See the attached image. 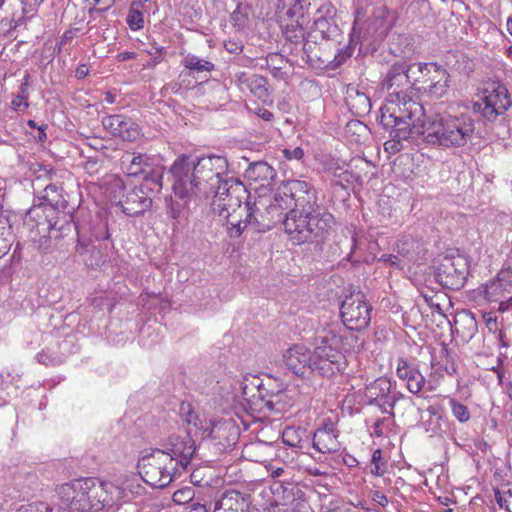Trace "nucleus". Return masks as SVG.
<instances>
[{
    "label": "nucleus",
    "mask_w": 512,
    "mask_h": 512,
    "mask_svg": "<svg viewBox=\"0 0 512 512\" xmlns=\"http://www.w3.org/2000/svg\"><path fill=\"white\" fill-rule=\"evenodd\" d=\"M120 161L127 176L141 177L142 183L152 184L154 189H162L165 169L158 158L146 153L125 152Z\"/></svg>",
    "instance_id": "13"
},
{
    "label": "nucleus",
    "mask_w": 512,
    "mask_h": 512,
    "mask_svg": "<svg viewBox=\"0 0 512 512\" xmlns=\"http://www.w3.org/2000/svg\"><path fill=\"white\" fill-rule=\"evenodd\" d=\"M484 295L490 302H499L503 305L508 301L512 304V268L501 269L496 277L484 286Z\"/></svg>",
    "instance_id": "22"
},
{
    "label": "nucleus",
    "mask_w": 512,
    "mask_h": 512,
    "mask_svg": "<svg viewBox=\"0 0 512 512\" xmlns=\"http://www.w3.org/2000/svg\"><path fill=\"white\" fill-rule=\"evenodd\" d=\"M339 435H331L324 432H314L312 438V447L321 454H330L339 451L340 442Z\"/></svg>",
    "instance_id": "39"
},
{
    "label": "nucleus",
    "mask_w": 512,
    "mask_h": 512,
    "mask_svg": "<svg viewBox=\"0 0 512 512\" xmlns=\"http://www.w3.org/2000/svg\"><path fill=\"white\" fill-rule=\"evenodd\" d=\"M346 102L350 110L358 116H364L371 111L372 104L370 98L358 88L348 89Z\"/></svg>",
    "instance_id": "38"
},
{
    "label": "nucleus",
    "mask_w": 512,
    "mask_h": 512,
    "mask_svg": "<svg viewBox=\"0 0 512 512\" xmlns=\"http://www.w3.org/2000/svg\"><path fill=\"white\" fill-rule=\"evenodd\" d=\"M511 104L512 101L506 86L499 81H492L486 84L481 101L475 102L473 109L491 122L503 115Z\"/></svg>",
    "instance_id": "15"
},
{
    "label": "nucleus",
    "mask_w": 512,
    "mask_h": 512,
    "mask_svg": "<svg viewBox=\"0 0 512 512\" xmlns=\"http://www.w3.org/2000/svg\"><path fill=\"white\" fill-rule=\"evenodd\" d=\"M288 60L279 53H270L265 58L267 68L286 67Z\"/></svg>",
    "instance_id": "54"
},
{
    "label": "nucleus",
    "mask_w": 512,
    "mask_h": 512,
    "mask_svg": "<svg viewBox=\"0 0 512 512\" xmlns=\"http://www.w3.org/2000/svg\"><path fill=\"white\" fill-rule=\"evenodd\" d=\"M146 52L151 56L147 63V67L154 68L163 61V54L166 53V49L165 47H154Z\"/></svg>",
    "instance_id": "55"
},
{
    "label": "nucleus",
    "mask_w": 512,
    "mask_h": 512,
    "mask_svg": "<svg viewBox=\"0 0 512 512\" xmlns=\"http://www.w3.org/2000/svg\"><path fill=\"white\" fill-rule=\"evenodd\" d=\"M214 508L224 512H247L248 502L246 497L239 491L229 490L215 503Z\"/></svg>",
    "instance_id": "37"
},
{
    "label": "nucleus",
    "mask_w": 512,
    "mask_h": 512,
    "mask_svg": "<svg viewBox=\"0 0 512 512\" xmlns=\"http://www.w3.org/2000/svg\"><path fill=\"white\" fill-rule=\"evenodd\" d=\"M245 176L250 181L259 183L260 186H270L276 177L275 169L265 161L250 163L245 170Z\"/></svg>",
    "instance_id": "36"
},
{
    "label": "nucleus",
    "mask_w": 512,
    "mask_h": 512,
    "mask_svg": "<svg viewBox=\"0 0 512 512\" xmlns=\"http://www.w3.org/2000/svg\"><path fill=\"white\" fill-rule=\"evenodd\" d=\"M340 339L331 331H317L314 340V350L311 352L312 372L319 376L330 378L343 373L347 367L344 353L338 349Z\"/></svg>",
    "instance_id": "8"
},
{
    "label": "nucleus",
    "mask_w": 512,
    "mask_h": 512,
    "mask_svg": "<svg viewBox=\"0 0 512 512\" xmlns=\"http://www.w3.org/2000/svg\"><path fill=\"white\" fill-rule=\"evenodd\" d=\"M203 439L217 441L223 447L230 446L237 438V428L231 421H209L199 427Z\"/></svg>",
    "instance_id": "27"
},
{
    "label": "nucleus",
    "mask_w": 512,
    "mask_h": 512,
    "mask_svg": "<svg viewBox=\"0 0 512 512\" xmlns=\"http://www.w3.org/2000/svg\"><path fill=\"white\" fill-rule=\"evenodd\" d=\"M309 7L308 0H277L275 14L280 24L305 23Z\"/></svg>",
    "instance_id": "28"
},
{
    "label": "nucleus",
    "mask_w": 512,
    "mask_h": 512,
    "mask_svg": "<svg viewBox=\"0 0 512 512\" xmlns=\"http://www.w3.org/2000/svg\"><path fill=\"white\" fill-rule=\"evenodd\" d=\"M161 189H154L152 184L141 183L128 188L125 198H121V208L127 216L142 215L152 206V194Z\"/></svg>",
    "instance_id": "19"
},
{
    "label": "nucleus",
    "mask_w": 512,
    "mask_h": 512,
    "mask_svg": "<svg viewBox=\"0 0 512 512\" xmlns=\"http://www.w3.org/2000/svg\"><path fill=\"white\" fill-rule=\"evenodd\" d=\"M272 385L270 378L265 383L259 377L253 376L249 384L242 385V395L248 402L252 401L250 398L257 397L268 410L281 412L282 409L278 405L285 396L282 384H277L275 387Z\"/></svg>",
    "instance_id": "17"
},
{
    "label": "nucleus",
    "mask_w": 512,
    "mask_h": 512,
    "mask_svg": "<svg viewBox=\"0 0 512 512\" xmlns=\"http://www.w3.org/2000/svg\"><path fill=\"white\" fill-rule=\"evenodd\" d=\"M224 47L231 54H239L244 46L241 41L228 40L224 42Z\"/></svg>",
    "instance_id": "57"
},
{
    "label": "nucleus",
    "mask_w": 512,
    "mask_h": 512,
    "mask_svg": "<svg viewBox=\"0 0 512 512\" xmlns=\"http://www.w3.org/2000/svg\"><path fill=\"white\" fill-rule=\"evenodd\" d=\"M322 330L331 331L340 339L338 349H340L344 354L349 351H359L363 347L364 341L353 332L354 330H345L338 325H329Z\"/></svg>",
    "instance_id": "35"
},
{
    "label": "nucleus",
    "mask_w": 512,
    "mask_h": 512,
    "mask_svg": "<svg viewBox=\"0 0 512 512\" xmlns=\"http://www.w3.org/2000/svg\"><path fill=\"white\" fill-rule=\"evenodd\" d=\"M180 200H174L172 198H166V213L167 215H169L171 218L177 220V219H180L183 215H184V212H185V209L187 208V205L188 203L192 200V199H182V198H179Z\"/></svg>",
    "instance_id": "48"
},
{
    "label": "nucleus",
    "mask_w": 512,
    "mask_h": 512,
    "mask_svg": "<svg viewBox=\"0 0 512 512\" xmlns=\"http://www.w3.org/2000/svg\"><path fill=\"white\" fill-rule=\"evenodd\" d=\"M128 190L124 180L119 176L112 177L107 184V192L112 201L121 207V198L124 199Z\"/></svg>",
    "instance_id": "44"
},
{
    "label": "nucleus",
    "mask_w": 512,
    "mask_h": 512,
    "mask_svg": "<svg viewBox=\"0 0 512 512\" xmlns=\"http://www.w3.org/2000/svg\"><path fill=\"white\" fill-rule=\"evenodd\" d=\"M137 467L144 482L154 488L168 486L177 474V464L171 462L165 450L158 448L143 450Z\"/></svg>",
    "instance_id": "10"
},
{
    "label": "nucleus",
    "mask_w": 512,
    "mask_h": 512,
    "mask_svg": "<svg viewBox=\"0 0 512 512\" xmlns=\"http://www.w3.org/2000/svg\"><path fill=\"white\" fill-rule=\"evenodd\" d=\"M448 406L452 415L460 423H467L471 419L469 408L455 398H448Z\"/></svg>",
    "instance_id": "49"
},
{
    "label": "nucleus",
    "mask_w": 512,
    "mask_h": 512,
    "mask_svg": "<svg viewBox=\"0 0 512 512\" xmlns=\"http://www.w3.org/2000/svg\"><path fill=\"white\" fill-rule=\"evenodd\" d=\"M101 123L112 136L124 141H135L141 135L138 124L132 118L122 114L106 115Z\"/></svg>",
    "instance_id": "23"
},
{
    "label": "nucleus",
    "mask_w": 512,
    "mask_h": 512,
    "mask_svg": "<svg viewBox=\"0 0 512 512\" xmlns=\"http://www.w3.org/2000/svg\"><path fill=\"white\" fill-rule=\"evenodd\" d=\"M359 43V37L355 38L353 34L349 37V42L347 45H344L341 48L337 49V52L335 53L334 57L331 59V64L329 65V68L335 69L341 66L344 62H346L347 59H349L356 48V46Z\"/></svg>",
    "instance_id": "42"
},
{
    "label": "nucleus",
    "mask_w": 512,
    "mask_h": 512,
    "mask_svg": "<svg viewBox=\"0 0 512 512\" xmlns=\"http://www.w3.org/2000/svg\"><path fill=\"white\" fill-rule=\"evenodd\" d=\"M61 512H100L118 506L125 490L95 477L73 479L56 489Z\"/></svg>",
    "instance_id": "4"
},
{
    "label": "nucleus",
    "mask_w": 512,
    "mask_h": 512,
    "mask_svg": "<svg viewBox=\"0 0 512 512\" xmlns=\"http://www.w3.org/2000/svg\"><path fill=\"white\" fill-rule=\"evenodd\" d=\"M336 9L331 3L321 5L314 19V32H318L323 39L341 43V30L336 23L334 17Z\"/></svg>",
    "instance_id": "24"
},
{
    "label": "nucleus",
    "mask_w": 512,
    "mask_h": 512,
    "mask_svg": "<svg viewBox=\"0 0 512 512\" xmlns=\"http://www.w3.org/2000/svg\"><path fill=\"white\" fill-rule=\"evenodd\" d=\"M304 24L295 22L280 24L284 37L282 52L295 56L300 54L308 38V33L304 31Z\"/></svg>",
    "instance_id": "29"
},
{
    "label": "nucleus",
    "mask_w": 512,
    "mask_h": 512,
    "mask_svg": "<svg viewBox=\"0 0 512 512\" xmlns=\"http://www.w3.org/2000/svg\"><path fill=\"white\" fill-rule=\"evenodd\" d=\"M33 171L35 174L33 185H37L42 188L46 183L52 182V179L63 178V175L65 174L43 164H37V168H34Z\"/></svg>",
    "instance_id": "43"
},
{
    "label": "nucleus",
    "mask_w": 512,
    "mask_h": 512,
    "mask_svg": "<svg viewBox=\"0 0 512 512\" xmlns=\"http://www.w3.org/2000/svg\"><path fill=\"white\" fill-rule=\"evenodd\" d=\"M425 70L429 71L428 63H409L407 61H397L393 63L382 82V88L390 92L391 103L386 106L398 108L406 100H413L405 90L414 86L419 78L417 73L423 74Z\"/></svg>",
    "instance_id": "9"
},
{
    "label": "nucleus",
    "mask_w": 512,
    "mask_h": 512,
    "mask_svg": "<svg viewBox=\"0 0 512 512\" xmlns=\"http://www.w3.org/2000/svg\"><path fill=\"white\" fill-rule=\"evenodd\" d=\"M233 82L241 92L248 91L264 103L269 99L268 81L261 75L238 71L234 74Z\"/></svg>",
    "instance_id": "25"
},
{
    "label": "nucleus",
    "mask_w": 512,
    "mask_h": 512,
    "mask_svg": "<svg viewBox=\"0 0 512 512\" xmlns=\"http://www.w3.org/2000/svg\"><path fill=\"white\" fill-rule=\"evenodd\" d=\"M63 178L52 179L38 192L37 201L28 210L25 224L29 227V239L40 253L58 249L60 242L77 230L74 213L79 208V187Z\"/></svg>",
    "instance_id": "1"
},
{
    "label": "nucleus",
    "mask_w": 512,
    "mask_h": 512,
    "mask_svg": "<svg viewBox=\"0 0 512 512\" xmlns=\"http://www.w3.org/2000/svg\"><path fill=\"white\" fill-rule=\"evenodd\" d=\"M194 498V490L191 487H183L176 490L172 495L175 504L184 505L191 502Z\"/></svg>",
    "instance_id": "52"
},
{
    "label": "nucleus",
    "mask_w": 512,
    "mask_h": 512,
    "mask_svg": "<svg viewBox=\"0 0 512 512\" xmlns=\"http://www.w3.org/2000/svg\"><path fill=\"white\" fill-rule=\"evenodd\" d=\"M359 181V175L355 174L353 171L344 169L340 174H337V178L331 179V186L334 188L339 187L343 190H348L354 183Z\"/></svg>",
    "instance_id": "46"
},
{
    "label": "nucleus",
    "mask_w": 512,
    "mask_h": 512,
    "mask_svg": "<svg viewBox=\"0 0 512 512\" xmlns=\"http://www.w3.org/2000/svg\"><path fill=\"white\" fill-rule=\"evenodd\" d=\"M370 496L375 503L382 507H385L388 504L387 496L379 490L371 491Z\"/></svg>",
    "instance_id": "63"
},
{
    "label": "nucleus",
    "mask_w": 512,
    "mask_h": 512,
    "mask_svg": "<svg viewBox=\"0 0 512 512\" xmlns=\"http://www.w3.org/2000/svg\"><path fill=\"white\" fill-rule=\"evenodd\" d=\"M454 327L459 337L469 342L473 339L478 331V322L475 314L469 310H462L454 317Z\"/></svg>",
    "instance_id": "34"
},
{
    "label": "nucleus",
    "mask_w": 512,
    "mask_h": 512,
    "mask_svg": "<svg viewBox=\"0 0 512 512\" xmlns=\"http://www.w3.org/2000/svg\"><path fill=\"white\" fill-rule=\"evenodd\" d=\"M424 140L433 146L459 148L467 144L475 131L473 117L466 113L459 115H436L435 118L423 116Z\"/></svg>",
    "instance_id": "6"
},
{
    "label": "nucleus",
    "mask_w": 512,
    "mask_h": 512,
    "mask_svg": "<svg viewBox=\"0 0 512 512\" xmlns=\"http://www.w3.org/2000/svg\"><path fill=\"white\" fill-rule=\"evenodd\" d=\"M396 375L406 382L408 391L413 394L421 392L426 383L425 377L417 366L403 357L397 359Z\"/></svg>",
    "instance_id": "32"
},
{
    "label": "nucleus",
    "mask_w": 512,
    "mask_h": 512,
    "mask_svg": "<svg viewBox=\"0 0 512 512\" xmlns=\"http://www.w3.org/2000/svg\"><path fill=\"white\" fill-rule=\"evenodd\" d=\"M43 0H0V23L17 27L33 16Z\"/></svg>",
    "instance_id": "20"
},
{
    "label": "nucleus",
    "mask_w": 512,
    "mask_h": 512,
    "mask_svg": "<svg viewBox=\"0 0 512 512\" xmlns=\"http://www.w3.org/2000/svg\"><path fill=\"white\" fill-rule=\"evenodd\" d=\"M191 483L197 486H205L209 484L208 480H204L201 476V469H195L190 474Z\"/></svg>",
    "instance_id": "62"
},
{
    "label": "nucleus",
    "mask_w": 512,
    "mask_h": 512,
    "mask_svg": "<svg viewBox=\"0 0 512 512\" xmlns=\"http://www.w3.org/2000/svg\"><path fill=\"white\" fill-rule=\"evenodd\" d=\"M342 323L349 330H363L371 320V306L362 292L346 296L340 306Z\"/></svg>",
    "instance_id": "16"
},
{
    "label": "nucleus",
    "mask_w": 512,
    "mask_h": 512,
    "mask_svg": "<svg viewBox=\"0 0 512 512\" xmlns=\"http://www.w3.org/2000/svg\"><path fill=\"white\" fill-rule=\"evenodd\" d=\"M301 430L294 427H287L282 433V441L285 445L292 448L303 450L308 447V443L300 436Z\"/></svg>",
    "instance_id": "45"
},
{
    "label": "nucleus",
    "mask_w": 512,
    "mask_h": 512,
    "mask_svg": "<svg viewBox=\"0 0 512 512\" xmlns=\"http://www.w3.org/2000/svg\"><path fill=\"white\" fill-rule=\"evenodd\" d=\"M428 411L431 414V420L429 422L431 427H428L427 430L431 432V436L442 434L444 432L442 423L446 421L441 413V408L439 406H431Z\"/></svg>",
    "instance_id": "50"
},
{
    "label": "nucleus",
    "mask_w": 512,
    "mask_h": 512,
    "mask_svg": "<svg viewBox=\"0 0 512 512\" xmlns=\"http://www.w3.org/2000/svg\"><path fill=\"white\" fill-rule=\"evenodd\" d=\"M36 359L39 363L44 364L46 366L56 365L59 363L56 357H52L44 351L38 353L36 355Z\"/></svg>",
    "instance_id": "61"
},
{
    "label": "nucleus",
    "mask_w": 512,
    "mask_h": 512,
    "mask_svg": "<svg viewBox=\"0 0 512 512\" xmlns=\"http://www.w3.org/2000/svg\"><path fill=\"white\" fill-rule=\"evenodd\" d=\"M165 453L171 462L177 464V474L186 471L196 456L197 447L189 433L184 435H170L163 443Z\"/></svg>",
    "instance_id": "18"
},
{
    "label": "nucleus",
    "mask_w": 512,
    "mask_h": 512,
    "mask_svg": "<svg viewBox=\"0 0 512 512\" xmlns=\"http://www.w3.org/2000/svg\"><path fill=\"white\" fill-rule=\"evenodd\" d=\"M284 200L290 205L285 214L284 231L294 245H322L331 236L335 217L318 202L312 184L289 180L281 184Z\"/></svg>",
    "instance_id": "2"
},
{
    "label": "nucleus",
    "mask_w": 512,
    "mask_h": 512,
    "mask_svg": "<svg viewBox=\"0 0 512 512\" xmlns=\"http://www.w3.org/2000/svg\"><path fill=\"white\" fill-rule=\"evenodd\" d=\"M172 188L182 199H206L228 176V161L223 156L182 154L171 165Z\"/></svg>",
    "instance_id": "3"
},
{
    "label": "nucleus",
    "mask_w": 512,
    "mask_h": 512,
    "mask_svg": "<svg viewBox=\"0 0 512 512\" xmlns=\"http://www.w3.org/2000/svg\"><path fill=\"white\" fill-rule=\"evenodd\" d=\"M75 231L78 240L76 251L82 257L86 266L92 269L101 267L106 262L108 249H104L101 244L87 243L79 229L77 228Z\"/></svg>",
    "instance_id": "30"
},
{
    "label": "nucleus",
    "mask_w": 512,
    "mask_h": 512,
    "mask_svg": "<svg viewBox=\"0 0 512 512\" xmlns=\"http://www.w3.org/2000/svg\"><path fill=\"white\" fill-rule=\"evenodd\" d=\"M365 397L368 405L377 406L382 413L394 414L397 398L392 394V382L388 378L380 377L368 384Z\"/></svg>",
    "instance_id": "21"
},
{
    "label": "nucleus",
    "mask_w": 512,
    "mask_h": 512,
    "mask_svg": "<svg viewBox=\"0 0 512 512\" xmlns=\"http://www.w3.org/2000/svg\"><path fill=\"white\" fill-rule=\"evenodd\" d=\"M469 274L468 259L457 254H446L439 257L434 271L435 280L446 289L459 290Z\"/></svg>",
    "instance_id": "14"
},
{
    "label": "nucleus",
    "mask_w": 512,
    "mask_h": 512,
    "mask_svg": "<svg viewBox=\"0 0 512 512\" xmlns=\"http://www.w3.org/2000/svg\"><path fill=\"white\" fill-rule=\"evenodd\" d=\"M311 351L303 345H294L283 354L285 367L298 377L312 372Z\"/></svg>",
    "instance_id": "26"
},
{
    "label": "nucleus",
    "mask_w": 512,
    "mask_h": 512,
    "mask_svg": "<svg viewBox=\"0 0 512 512\" xmlns=\"http://www.w3.org/2000/svg\"><path fill=\"white\" fill-rule=\"evenodd\" d=\"M354 23L352 30H359V35L363 39L371 40L376 43L383 40L394 24V16L390 13L386 6H378L373 8L371 15L364 20L366 10L361 6L360 0H354Z\"/></svg>",
    "instance_id": "11"
},
{
    "label": "nucleus",
    "mask_w": 512,
    "mask_h": 512,
    "mask_svg": "<svg viewBox=\"0 0 512 512\" xmlns=\"http://www.w3.org/2000/svg\"><path fill=\"white\" fill-rule=\"evenodd\" d=\"M326 432L331 435H339L336 429L335 423L331 419H326L323 421L321 427H319L315 432Z\"/></svg>",
    "instance_id": "60"
},
{
    "label": "nucleus",
    "mask_w": 512,
    "mask_h": 512,
    "mask_svg": "<svg viewBox=\"0 0 512 512\" xmlns=\"http://www.w3.org/2000/svg\"><path fill=\"white\" fill-rule=\"evenodd\" d=\"M181 413L185 415V421L188 423V424H191L193 423L195 426H197V422L196 420L198 419L197 415L195 414V412L192 411L191 409V406L190 404H182L181 405Z\"/></svg>",
    "instance_id": "56"
},
{
    "label": "nucleus",
    "mask_w": 512,
    "mask_h": 512,
    "mask_svg": "<svg viewBox=\"0 0 512 512\" xmlns=\"http://www.w3.org/2000/svg\"><path fill=\"white\" fill-rule=\"evenodd\" d=\"M47 128H48V125L43 123L38 127L36 134L32 135L36 143L42 145L47 141V133H46Z\"/></svg>",
    "instance_id": "59"
},
{
    "label": "nucleus",
    "mask_w": 512,
    "mask_h": 512,
    "mask_svg": "<svg viewBox=\"0 0 512 512\" xmlns=\"http://www.w3.org/2000/svg\"><path fill=\"white\" fill-rule=\"evenodd\" d=\"M316 35H313L312 32L308 33V38L306 39V45L302 47L300 54L298 56L304 61L312 69L323 70L328 68L331 64L330 56L326 55L321 51L319 45L316 42Z\"/></svg>",
    "instance_id": "33"
},
{
    "label": "nucleus",
    "mask_w": 512,
    "mask_h": 512,
    "mask_svg": "<svg viewBox=\"0 0 512 512\" xmlns=\"http://www.w3.org/2000/svg\"><path fill=\"white\" fill-rule=\"evenodd\" d=\"M290 205L284 200L281 185L278 187L273 200L264 208V211L257 213L256 204L246 203L244 209L243 231L250 228L254 232L263 233L269 231L275 225L285 222V214L289 211Z\"/></svg>",
    "instance_id": "12"
},
{
    "label": "nucleus",
    "mask_w": 512,
    "mask_h": 512,
    "mask_svg": "<svg viewBox=\"0 0 512 512\" xmlns=\"http://www.w3.org/2000/svg\"><path fill=\"white\" fill-rule=\"evenodd\" d=\"M285 158L288 160H300L304 156V151L301 147L284 150Z\"/></svg>",
    "instance_id": "58"
},
{
    "label": "nucleus",
    "mask_w": 512,
    "mask_h": 512,
    "mask_svg": "<svg viewBox=\"0 0 512 512\" xmlns=\"http://www.w3.org/2000/svg\"><path fill=\"white\" fill-rule=\"evenodd\" d=\"M211 196L213 210L227 221L229 236L240 237L246 216L244 206L249 203V193L245 185L239 179L227 176Z\"/></svg>",
    "instance_id": "7"
},
{
    "label": "nucleus",
    "mask_w": 512,
    "mask_h": 512,
    "mask_svg": "<svg viewBox=\"0 0 512 512\" xmlns=\"http://www.w3.org/2000/svg\"><path fill=\"white\" fill-rule=\"evenodd\" d=\"M424 107L415 100H406L398 108L382 106L377 117L378 123L389 133L384 143L386 152L395 154L404 149V140L422 136Z\"/></svg>",
    "instance_id": "5"
},
{
    "label": "nucleus",
    "mask_w": 512,
    "mask_h": 512,
    "mask_svg": "<svg viewBox=\"0 0 512 512\" xmlns=\"http://www.w3.org/2000/svg\"><path fill=\"white\" fill-rule=\"evenodd\" d=\"M29 92L19 88L18 95L11 101V106L15 111L23 112L29 107Z\"/></svg>",
    "instance_id": "53"
},
{
    "label": "nucleus",
    "mask_w": 512,
    "mask_h": 512,
    "mask_svg": "<svg viewBox=\"0 0 512 512\" xmlns=\"http://www.w3.org/2000/svg\"><path fill=\"white\" fill-rule=\"evenodd\" d=\"M87 243L101 244L104 249H110L113 247V242L110 239V233L108 223L103 220H98L93 223L90 227V236L86 239Z\"/></svg>",
    "instance_id": "40"
},
{
    "label": "nucleus",
    "mask_w": 512,
    "mask_h": 512,
    "mask_svg": "<svg viewBox=\"0 0 512 512\" xmlns=\"http://www.w3.org/2000/svg\"><path fill=\"white\" fill-rule=\"evenodd\" d=\"M181 64L192 73L211 72L215 68L212 62L190 53L183 57Z\"/></svg>",
    "instance_id": "41"
},
{
    "label": "nucleus",
    "mask_w": 512,
    "mask_h": 512,
    "mask_svg": "<svg viewBox=\"0 0 512 512\" xmlns=\"http://www.w3.org/2000/svg\"><path fill=\"white\" fill-rule=\"evenodd\" d=\"M325 169L333 178H337V174H340L345 168L340 166L337 162L331 161L326 164Z\"/></svg>",
    "instance_id": "64"
},
{
    "label": "nucleus",
    "mask_w": 512,
    "mask_h": 512,
    "mask_svg": "<svg viewBox=\"0 0 512 512\" xmlns=\"http://www.w3.org/2000/svg\"><path fill=\"white\" fill-rule=\"evenodd\" d=\"M139 7V3L133 1L128 11L126 22L132 31H138L144 27L143 13L140 11Z\"/></svg>",
    "instance_id": "47"
},
{
    "label": "nucleus",
    "mask_w": 512,
    "mask_h": 512,
    "mask_svg": "<svg viewBox=\"0 0 512 512\" xmlns=\"http://www.w3.org/2000/svg\"><path fill=\"white\" fill-rule=\"evenodd\" d=\"M251 9L248 5L243 6L241 3L237 5V8L231 14V22L234 27L238 29H244L249 21Z\"/></svg>",
    "instance_id": "51"
},
{
    "label": "nucleus",
    "mask_w": 512,
    "mask_h": 512,
    "mask_svg": "<svg viewBox=\"0 0 512 512\" xmlns=\"http://www.w3.org/2000/svg\"><path fill=\"white\" fill-rule=\"evenodd\" d=\"M429 71L425 70L424 76L429 75L430 84L424 87L425 92L431 99H441L449 88V73L436 63H428Z\"/></svg>",
    "instance_id": "31"
}]
</instances>
